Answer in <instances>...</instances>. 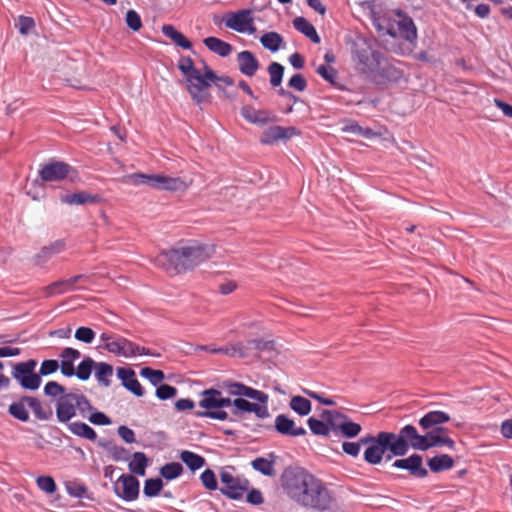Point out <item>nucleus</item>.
I'll list each match as a JSON object with an SVG mask.
<instances>
[{"instance_id":"338daca9","label":"nucleus","mask_w":512,"mask_h":512,"mask_svg":"<svg viewBox=\"0 0 512 512\" xmlns=\"http://www.w3.org/2000/svg\"><path fill=\"white\" fill-rule=\"evenodd\" d=\"M288 85L291 87V88H294L296 89L297 91H304L307 87V81L306 79L304 78L303 75L301 74H295L293 75L289 82H288Z\"/></svg>"},{"instance_id":"8fccbe9b","label":"nucleus","mask_w":512,"mask_h":512,"mask_svg":"<svg viewBox=\"0 0 512 512\" xmlns=\"http://www.w3.org/2000/svg\"><path fill=\"white\" fill-rule=\"evenodd\" d=\"M442 431V429H436L433 431H428L425 434L426 437V443L424 444V451L437 446H443V439L445 436H442L439 432Z\"/></svg>"},{"instance_id":"6ab92c4d","label":"nucleus","mask_w":512,"mask_h":512,"mask_svg":"<svg viewBox=\"0 0 512 512\" xmlns=\"http://www.w3.org/2000/svg\"><path fill=\"white\" fill-rule=\"evenodd\" d=\"M70 169L71 167L67 163L50 162L41 168L39 176L45 182L61 181L68 176Z\"/></svg>"},{"instance_id":"f257e3e1","label":"nucleus","mask_w":512,"mask_h":512,"mask_svg":"<svg viewBox=\"0 0 512 512\" xmlns=\"http://www.w3.org/2000/svg\"><path fill=\"white\" fill-rule=\"evenodd\" d=\"M281 482L287 496L302 507L324 511L332 505V494L323 481L303 468L285 469Z\"/></svg>"},{"instance_id":"f8f14e48","label":"nucleus","mask_w":512,"mask_h":512,"mask_svg":"<svg viewBox=\"0 0 512 512\" xmlns=\"http://www.w3.org/2000/svg\"><path fill=\"white\" fill-rule=\"evenodd\" d=\"M321 416L331 424L333 431H339L347 438H354L362 431L360 424L353 422L348 416L338 411L324 410Z\"/></svg>"},{"instance_id":"de8ad7c7","label":"nucleus","mask_w":512,"mask_h":512,"mask_svg":"<svg viewBox=\"0 0 512 512\" xmlns=\"http://www.w3.org/2000/svg\"><path fill=\"white\" fill-rule=\"evenodd\" d=\"M163 488V482L160 478H150L144 483V495L147 497L157 496Z\"/></svg>"},{"instance_id":"680f3d73","label":"nucleus","mask_w":512,"mask_h":512,"mask_svg":"<svg viewBox=\"0 0 512 512\" xmlns=\"http://www.w3.org/2000/svg\"><path fill=\"white\" fill-rule=\"evenodd\" d=\"M59 368V362L54 359L44 360L41 363L39 374L41 376H47L56 372Z\"/></svg>"},{"instance_id":"39448f33","label":"nucleus","mask_w":512,"mask_h":512,"mask_svg":"<svg viewBox=\"0 0 512 512\" xmlns=\"http://www.w3.org/2000/svg\"><path fill=\"white\" fill-rule=\"evenodd\" d=\"M121 182L134 186L147 185L154 189L166 190L170 192H184L190 185V183L180 177L143 173H133L126 175L121 179Z\"/></svg>"},{"instance_id":"79ce46f5","label":"nucleus","mask_w":512,"mask_h":512,"mask_svg":"<svg viewBox=\"0 0 512 512\" xmlns=\"http://www.w3.org/2000/svg\"><path fill=\"white\" fill-rule=\"evenodd\" d=\"M307 424L309 429L314 435L318 436H329L330 431L332 430L331 424H329L326 420H318L314 417H310L307 420Z\"/></svg>"},{"instance_id":"f03ea898","label":"nucleus","mask_w":512,"mask_h":512,"mask_svg":"<svg viewBox=\"0 0 512 512\" xmlns=\"http://www.w3.org/2000/svg\"><path fill=\"white\" fill-rule=\"evenodd\" d=\"M210 258V252L204 245H187L161 252L155 258V264L170 274H180L191 270Z\"/></svg>"},{"instance_id":"052dcab7","label":"nucleus","mask_w":512,"mask_h":512,"mask_svg":"<svg viewBox=\"0 0 512 512\" xmlns=\"http://www.w3.org/2000/svg\"><path fill=\"white\" fill-rule=\"evenodd\" d=\"M16 26L21 34L27 35L35 27V21L32 17L19 16Z\"/></svg>"},{"instance_id":"bb28decb","label":"nucleus","mask_w":512,"mask_h":512,"mask_svg":"<svg viewBox=\"0 0 512 512\" xmlns=\"http://www.w3.org/2000/svg\"><path fill=\"white\" fill-rule=\"evenodd\" d=\"M237 62L240 72L248 77L254 76L260 66L254 54L247 50L237 54Z\"/></svg>"},{"instance_id":"4c0bfd02","label":"nucleus","mask_w":512,"mask_h":512,"mask_svg":"<svg viewBox=\"0 0 512 512\" xmlns=\"http://www.w3.org/2000/svg\"><path fill=\"white\" fill-rule=\"evenodd\" d=\"M289 407L300 416H307L312 410L310 400L302 396H293L290 399Z\"/></svg>"},{"instance_id":"72a5a7b5","label":"nucleus","mask_w":512,"mask_h":512,"mask_svg":"<svg viewBox=\"0 0 512 512\" xmlns=\"http://www.w3.org/2000/svg\"><path fill=\"white\" fill-rule=\"evenodd\" d=\"M24 401L27 402V406L31 408L38 420H49L52 417V410L45 409L38 398L33 396H24Z\"/></svg>"},{"instance_id":"b1692460","label":"nucleus","mask_w":512,"mask_h":512,"mask_svg":"<svg viewBox=\"0 0 512 512\" xmlns=\"http://www.w3.org/2000/svg\"><path fill=\"white\" fill-rule=\"evenodd\" d=\"M231 406L234 407V415H238L241 412H248L254 413L258 418L261 419L269 416V411L266 405L252 403L242 397L232 400Z\"/></svg>"},{"instance_id":"ddd939ff","label":"nucleus","mask_w":512,"mask_h":512,"mask_svg":"<svg viewBox=\"0 0 512 512\" xmlns=\"http://www.w3.org/2000/svg\"><path fill=\"white\" fill-rule=\"evenodd\" d=\"M106 350L112 354L126 358L136 355H153L149 349L141 347L121 336H115L113 340L107 343Z\"/></svg>"},{"instance_id":"20e7f679","label":"nucleus","mask_w":512,"mask_h":512,"mask_svg":"<svg viewBox=\"0 0 512 512\" xmlns=\"http://www.w3.org/2000/svg\"><path fill=\"white\" fill-rule=\"evenodd\" d=\"M358 58L363 72L377 84H386L399 77V71L379 51L363 50Z\"/></svg>"},{"instance_id":"4d7b16f0","label":"nucleus","mask_w":512,"mask_h":512,"mask_svg":"<svg viewBox=\"0 0 512 512\" xmlns=\"http://www.w3.org/2000/svg\"><path fill=\"white\" fill-rule=\"evenodd\" d=\"M200 479L203 486L208 490L217 489V480L215 473L211 469H206L202 472Z\"/></svg>"},{"instance_id":"a878e982","label":"nucleus","mask_w":512,"mask_h":512,"mask_svg":"<svg viewBox=\"0 0 512 512\" xmlns=\"http://www.w3.org/2000/svg\"><path fill=\"white\" fill-rule=\"evenodd\" d=\"M117 376L122 381V385L138 397L143 396L144 391L136 378L135 372L130 368H118Z\"/></svg>"},{"instance_id":"49530a36","label":"nucleus","mask_w":512,"mask_h":512,"mask_svg":"<svg viewBox=\"0 0 512 512\" xmlns=\"http://www.w3.org/2000/svg\"><path fill=\"white\" fill-rule=\"evenodd\" d=\"M268 73L270 75V84L273 87H278L283 79L284 67L278 62H272L268 66Z\"/></svg>"},{"instance_id":"69168bd1","label":"nucleus","mask_w":512,"mask_h":512,"mask_svg":"<svg viewBox=\"0 0 512 512\" xmlns=\"http://www.w3.org/2000/svg\"><path fill=\"white\" fill-rule=\"evenodd\" d=\"M60 357L63 362H72L74 364V361L78 360L81 354L77 349L66 347L62 350Z\"/></svg>"},{"instance_id":"c03bdc74","label":"nucleus","mask_w":512,"mask_h":512,"mask_svg":"<svg viewBox=\"0 0 512 512\" xmlns=\"http://www.w3.org/2000/svg\"><path fill=\"white\" fill-rule=\"evenodd\" d=\"M95 362L92 358H84L77 367L75 375L78 379L86 381L90 378L93 368H95Z\"/></svg>"},{"instance_id":"f3484780","label":"nucleus","mask_w":512,"mask_h":512,"mask_svg":"<svg viewBox=\"0 0 512 512\" xmlns=\"http://www.w3.org/2000/svg\"><path fill=\"white\" fill-rule=\"evenodd\" d=\"M272 343L267 341H262L258 339H251L244 343H237L233 345L231 348H219V349H213L211 352L218 353L223 352L230 356H239V357H246L249 355V351H255V352H261L265 349L271 348Z\"/></svg>"},{"instance_id":"393cba45","label":"nucleus","mask_w":512,"mask_h":512,"mask_svg":"<svg viewBox=\"0 0 512 512\" xmlns=\"http://www.w3.org/2000/svg\"><path fill=\"white\" fill-rule=\"evenodd\" d=\"M241 115L246 121L261 126L275 121V117L270 111L257 110L251 105H244L241 108Z\"/></svg>"},{"instance_id":"c9c22d12","label":"nucleus","mask_w":512,"mask_h":512,"mask_svg":"<svg viewBox=\"0 0 512 512\" xmlns=\"http://www.w3.org/2000/svg\"><path fill=\"white\" fill-rule=\"evenodd\" d=\"M454 460L447 454L434 456L428 461V466L433 472H441L452 468Z\"/></svg>"},{"instance_id":"f704fd0d","label":"nucleus","mask_w":512,"mask_h":512,"mask_svg":"<svg viewBox=\"0 0 512 512\" xmlns=\"http://www.w3.org/2000/svg\"><path fill=\"white\" fill-rule=\"evenodd\" d=\"M68 430L72 434L90 441H95L97 438L95 430L83 422H72L68 424Z\"/></svg>"},{"instance_id":"473e14b6","label":"nucleus","mask_w":512,"mask_h":512,"mask_svg":"<svg viewBox=\"0 0 512 512\" xmlns=\"http://www.w3.org/2000/svg\"><path fill=\"white\" fill-rule=\"evenodd\" d=\"M97 200L98 197L96 195L89 194L85 191L63 195L61 197V201L69 205H84L87 203H95Z\"/></svg>"},{"instance_id":"e2e57ef3","label":"nucleus","mask_w":512,"mask_h":512,"mask_svg":"<svg viewBox=\"0 0 512 512\" xmlns=\"http://www.w3.org/2000/svg\"><path fill=\"white\" fill-rule=\"evenodd\" d=\"M177 394V389L168 384H162L156 389V396L161 400L173 398Z\"/></svg>"},{"instance_id":"4468645a","label":"nucleus","mask_w":512,"mask_h":512,"mask_svg":"<svg viewBox=\"0 0 512 512\" xmlns=\"http://www.w3.org/2000/svg\"><path fill=\"white\" fill-rule=\"evenodd\" d=\"M224 23L227 28L239 33L254 34L256 32L252 11L248 9L229 13Z\"/></svg>"},{"instance_id":"864d4df0","label":"nucleus","mask_w":512,"mask_h":512,"mask_svg":"<svg viewBox=\"0 0 512 512\" xmlns=\"http://www.w3.org/2000/svg\"><path fill=\"white\" fill-rule=\"evenodd\" d=\"M125 21L127 26L133 31H139L142 28V20L138 12L130 9L126 13Z\"/></svg>"},{"instance_id":"5fc2aeb1","label":"nucleus","mask_w":512,"mask_h":512,"mask_svg":"<svg viewBox=\"0 0 512 512\" xmlns=\"http://www.w3.org/2000/svg\"><path fill=\"white\" fill-rule=\"evenodd\" d=\"M316 72L330 84H335L337 80V71L332 66L320 65Z\"/></svg>"},{"instance_id":"5701e85b","label":"nucleus","mask_w":512,"mask_h":512,"mask_svg":"<svg viewBox=\"0 0 512 512\" xmlns=\"http://www.w3.org/2000/svg\"><path fill=\"white\" fill-rule=\"evenodd\" d=\"M228 392L231 396L247 397L256 400L262 404L267 403L268 395L260 390L246 386L239 382H232L227 385Z\"/></svg>"},{"instance_id":"7c9ffc66","label":"nucleus","mask_w":512,"mask_h":512,"mask_svg":"<svg viewBox=\"0 0 512 512\" xmlns=\"http://www.w3.org/2000/svg\"><path fill=\"white\" fill-rule=\"evenodd\" d=\"M293 26L297 31L304 34L313 43H315V44L320 43V37H319L315 27L304 17H296L293 20Z\"/></svg>"},{"instance_id":"423d86ee","label":"nucleus","mask_w":512,"mask_h":512,"mask_svg":"<svg viewBox=\"0 0 512 512\" xmlns=\"http://www.w3.org/2000/svg\"><path fill=\"white\" fill-rule=\"evenodd\" d=\"M93 406L88 398L81 393L68 392L60 396L56 402V417L60 423H68L76 416L86 418Z\"/></svg>"},{"instance_id":"dca6fc26","label":"nucleus","mask_w":512,"mask_h":512,"mask_svg":"<svg viewBox=\"0 0 512 512\" xmlns=\"http://www.w3.org/2000/svg\"><path fill=\"white\" fill-rule=\"evenodd\" d=\"M88 280H89V276L84 275V274H79V275L73 276L69 279H62L59 281H55V282L51 283L50 285L44 287L42 289V292L44 294V297H46V298L53 297L55 295H60V294H64L67 292L74 291L79 288H83L82 286L77 287L76 285L78 283L87 282Z\"/></svg>"},{"instance_id":"1a4fd4ad","label":"nucleus","mask_w":512,"mask_h":512,"mask_svg":"<svg viewBox=\"0 0 512 512\" xmlns=\"http://www.w3.org/2000/svg\"><path fill=\"white\" fill-rule=\"evenodd\" d=\"M391 435L394 437L392 449L398 456H404L410 448L424 451L425 434H419L416 427L411 424L402 427L398 434L391 432Z\"/></svg>"},{"instance_id":"774afa93","label":"nucleus","mask_w":512,"mask_h":512,"mask_svg":"<svg viewBox=\"0 0 512 512\" xmlns=\"http://www.w3.org/2000/svg\"><path fill=\"white\" fill-rule=\"evenodd\" d=\"M67 492L71 496L82 498L86 494L87 488L83 484L71 483L70 485L67 486Z\"/></svg>"},{"instance_id":"bf43d9fd","label":"nucleus","mask_w":512,"mask_h":512,"mask_svg":"<svg viewBox=\"0 0 512 512\" xmlns=\"http://www.w3.org/2000/svg\"><path fill=\"white\" fill-rule=\"evenodd\" d=\"M74 336L77 340L89 344L94 340L95 333L91 328L82 326L75 331Z\"/></svg>"},{"instance_id":"58836bf2","label":"nucleus","mask_w":512,"mask_h":512,"mask_svg":"<svg viewBox=\"0 0 512 512\" xmlns=\"http://www.w3.org/2000/svg\"><path fill=\"white\" fill-rule=\"evenodd\" d=\"M26 406L27 402L24 401L23 396L18 401H15L9 405L8 412L15 419L20 420L22 422H27L29 420V412Z\"/></svg>"},{"instance_id":"412c9836","label":"nucleus","mask_w":512,"mask_h":512,"mask_svg":"<svg viewBox=\"0 0 512 512\" xmlns=\"http://www.w3.org/2000/svg\"><path fill=\"white\" fill-rule=\"evenodd\" d=\"M397 19L394 22L397 25L398 35L409 42L417 39V28L411 17L403 13L401 10L395 11Z\"/></svg>"},{"instance_id":"a211bd4d","label":"nucleus","mask_w":512,"mask_h":512,"mask_svg":"<svg viewBox=\"0 0 512 512\" xmlns=\"http://www.w3.org/2000/svg\"><path fill=\"white\" fill-rule=\"evenodd\" d=\"M299 134L300 132L293 126H270L262 132L260 142L264 145H271L280 140H288Z\"/></svg>"},{"instance_id":"3c124183","label":"nucleus","mask_w":512,"mask_h":512,"mask_svg":"<svg viewBox=\"0 0 512 512\" xmlns=\"http://www.w3.org/2000/svg\"><path fill=\"white\" fill-rule=\"evenodd\" d=\"M140 375L150 381V383L154 386L158 385L165 378L163 371L154 370L149 367L142 368L140 371Z\"/></svg>"},{"instance_id":"6e6d98bb","label":"nucleus","mask_w":512,"mask_h":512,"mask_svg":"<svg viewBox=\"0 0 512 512\" xmlns=\"http://www.w3.org/2000/svg\"><path fill=\"white\" fill-rule=\"evenodd\" d=\"M44 393L47 396H51V397L59 396L60 397L64 394H67L68 392H66V388L64 386H62L61 384H59L55 381H49L44 386Z\"/></svg>"},{"instance_id":"6e6552de","label":"nucleus","mask_w":512,"mask_h":512,"mask_svg":"<svg viewBox=\"0 0 512 512\" xmlns=\"http://www.w3.org/2000/svg\"><path fill=\"white\" fill-rule=\"evenodd\" d=\"M393 439L391 432L386 431L379 432L376 436L367 435L362 437L361 443L367 445L363 454L364 460L371 465H377L382 462L386 451H389L388 460L397 456L392 449Z\"/></svg>"},{"instance_id":"cd10ccee","label":"nucleus","mask_w":512,"mask_h":512,"mask_svg":"<svg viewBox=\"0 0 512 512\" xmlns=\"http://www.w3.org/2000/svg\"><path fill=\"white\" fill-rule=\"evenodd\" d=\"M449 420L450 416L443 411H430L419 420V425L422 429L429 430Z\"/></svg>"},{"instance_id":"ea45409f","label":"nucleus","mask_w":512,"mask_h":512,"mask_svg":"<svg viewBox=\"0 0 512 512\" xmlns=\"http://www.w3.org/2000/svg\"><path fill=\"white\" fill-rule=\"evenodd\" d=\"M148 465V458L143 452H135L133 458L130 461L128 468L131 473L139 476L145 475V470Z\"/></svg>"},{"instance_id":"a18cd8bd","label":"nucleus","mask_w":512,"mask_h":512,"mask_svg":"<svg viewBox=\"0 0 512 512\" xmlns=\"http://www.w3.org/2000/svg\"><path fill=\"white\" fill-rule=\"evenodd\" d=\"M66 249V244L63 240H57L47 247H44L38 254V258L44 260L50 258L53 255L59 254Z\"/></svg>"},{"instance_id":"37998d69","label":"nucleus","mask_w":512,"mask_h":512,"mask_svg":"<svg viewBox=\"0 0 512 512\" xmlns=\"http://www.w3.org/2000/svg\"><path fill=\"white\" fill-rule=\"evenodd\" d=\"M180 459L192 470L195 471L197 469H200L205 464V459L188 450H184L180 454Z\"/></svg>"},{"instance_id":"c85d7f7f","label":"nucleus","mask_w":512,"mask_h":512,"mask_svg":"<svg viewBox=\"0 0 512 512\" xmlns=\"http://www.w3.org/2000/svg\"><path fill=\"white\" fill-rule=\"evenodd\" d=\"M275 459L276 457L273 453L269 454L268 458L257 457L251 462V466L254 470L260 472L261 474L273 477L276 474L274 467Z\"/></svg>"},{"instance_id":"603ef678","label":"nucleus","mask_w":512,"mask_h":512,"mask_svg":"<svg viewBox=\"0 0 512 512\" xmlns=\"http://www.w3.org/2000/svg\"><path fill=\"white\" fill-rule=\"evenodd\" d=\"M36 483L38 488L47 494H52L57 489L56 483L51 476H39L36 479Z\"/></svg>"},{"instance_id":"e433bc0d","label":"nucleus","mask_w":512,"mask_h":512,"mask_svg":"<svg viewBox=\"0 0 512 512\" xmlns=\"http://www.w3.org/2000/svg\"><path fill=\"white\" fill-rule=\"evenodd\" d=\"M95 378L97 381L108 387L111 384L110 378L113 375V366L106 362H99L95 364Z\"/></svg>"},{"instance_id":"2eb2a0df","label":"nucleus","mask_w":512,"mask_h":512,"mask_svg":"<svg viewBox=\"0 0 512 512\" xmlns=\"http://www.w3.org/2000/svg\"><path fill=\"white\" fill-rule=\"evenodd\" d=\"M113 491L126 502L135 501L140 491L139 480L131 474H122L113 484Z\"/></svg>"},{"instance_id":"09e8293b","label":"nucleus","mask_w":512,"mask_h":512,"mask_svg":"<svg viewBox=\"0 0 512 512\" xmlns=\"http://www.w3.org/2000/svg\"><path fill=\"white\" fill-rule=\"evenodd\" d=\"M182 471V465L178 462L167 463L160 469L161 475L167 480L177 478L181 475Z\"/></svg>"},{"instance_id":"aec40b11","label":"nucleus","mask_w":512,"mask_h":512,"mask_svg":"<svg viewBox=\"0 0 512 512\" xmlns=\"http://www.w3.org/2000/svg\"><path fill=\"white\" fill-rule=\"evenodd\" d=\"M274 427L279 434L289 437L304 436L307 433L303 426H298L293 419L285 414L276 416Z\"/></svg>"},{"instance_id":"9d476101","label":"nucleus","mask_w":512,"mask_h":512,"mask_svg":"<svg viewBox=\"0 0 512 512\" xmlns=\"http://www.w3.org/2000/svg\"><path fill=\"white\" fill-rule=\"evenodd\" d=\"M220 481V491L231 499H241L249 488V481L235 475L233 467H225L221 470Z\"/></svg>"},{"instance_id":"2f4dec72","label":"nucleus","mask_w":512,"mask_h":512,"mask_svg":"<svg viewBox=\"0 0 512 512\" xmlns=\"http://www.w3.org/2000/svg\"><path fill=\"white\" fill-rule=\"evenodd\" d=\"M162 33L170 38L173 43L183 49H191L192 43L190 40H188L181 32H179L174 26L172 25H163L162 26Z\"/></svg>"},{"instance_id":"0eeeda50","label":"nucleus","mask_w":512,"mask_h":512,"mask_svg":"<svg viewBox=\"0 0 512 512\" xmlns=\"http://www.w3.org/2000/svg\"><path fill=\"white\" fill-rule=\"evenodd\" d=\"M198 405L203 409L196 413L198 417L226 421L229 415L224 409L232 405V400L229 397H224L220 390L210 388L200 393Z\"/></svg>"},{"instance_id":"4be33fe9","label":"nucleus","mask_w":512,"mask_h":512,"mask_svg":"<svg viewBox=\"0 0 512 512\" xmlns=\"http://www.w3.org/2000/svg\"><path fill=\"white\" fill-rule=\"evenodd\" d=\"M393 466L406 469L412 476L417 478H425L428 474L427 469L423 467L422 457L418 454H413L408 458L398 459L393 463Z\"/></svg>"},{"instance_id":"7ed1b4c3","label":"nucleus","mask_w":512,"mask_h":512,"mask_svg":"<svg viewBox=\"0 0 512 512\" xmlns=\"http://www.w3.org/2000/svg\"><path fill=\"white\" fill-rule=\"evenodd\" d=\"M178 69L187 82V91L192 99L201 104L210 98L209 80L217 78V74L206 64H203V73L197 69L190 57L182 56L178 61Z\"/></svg>"},{"instance_id":"0e129e2a","label":"nucleus","mask_w":512,"mask_h":512,"mask_svg":"<svg viewBox=\"0 0 512 512\" xmlns=\"http://www.w3.org/2000/svg\"><path fill=\"white\" fill-rule=\"evenodd\" d=\"M362 445H363V443H361V438H360L358 442H347V441L343 442L342 449L346 454H348L352 457H357L360 453Z\"/></svg>"},{"instance_id":"13d9d810","label":"nucleus","mask_w":512,"mask_h":512,"mask_svg":"<svg viewBox=\"0 0 512 512\" xmlns=\"http://www.w3.org/2000/svg\"><path fill=\"white\" fill-rule=\"evenodd\" d=\"M86 418H88V420L94 425L104 426V425H109L111 423L110 418L103 412H99V411L92 410L91 412L87 413Z\"/></svg>"},{"instance_id":"9b49d317","label":"nucleus","mask_w":512,"mask_h":512,"mask_svg":"<svg viewBox=\"0 0 512 512\" xmlns=\"http://www.w3.org/2000/svg\"><path fill=\"white\" fill-rule=\"evenodd\" d=\"M37 361L29 359L24 362L16 363L12 369V377L27 390H37L41 385L40 375L35 373Z\"/></svg>"},{"instance_id":"a19ab883","label":"nucleus","mask_w":512,"mask_h":512,"mask_svg":"<svg viewBox=\"0 0 512 512\" xmlns=\"http://www.w3.org/2000/svg\"><path fill=\"white\" fill-rule=\"evenodd\" d=\"M260 42L264 48L272 52H276L280 49L283 43V38L277 32H268L261 36Z\"/></svg>"},{"instance_id":"c756f323","label":"nucleus","mask_w":512,"mask_h":512,"mask_svg":"<svg viewBox=\"0 0 512 512\" xmlns=\"http://www.w3.org/2000/svg\"><path fill=\"white\" fill-rule=\"evenodd\" d=\"M203 43L211 52L221 57H227L233 50L229 43L213 36L205 38Z\"/></svg>"}]
</instances>
